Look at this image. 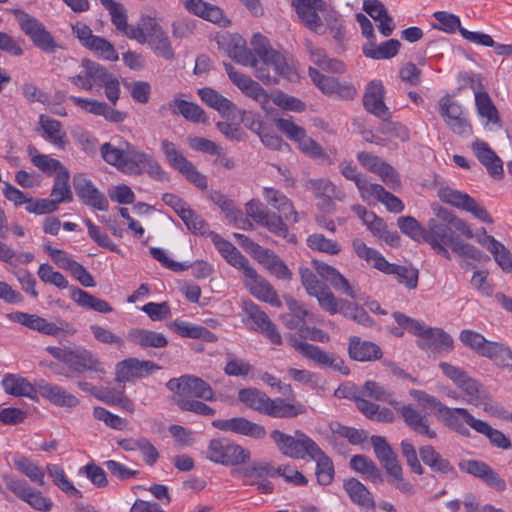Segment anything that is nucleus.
I'll return each mask as SVG.
<instances>
[{
  "instance_id": "nucleus-1",
  "label": "nucleus",
  "mask_w": 512,
  "mask_h": 512,
  "mask_svg": "<svg viewBox=\"0 0 512 512\" xmlns=\"http://www.w3.org/2000/svg\"><path fill=\"white\" fill-rule=\"evenodd\" d=\"M263 197L278 214L270 211L260 200L252 199L245 204L247 217L265 227L273 235L294 243L296 237L289 232L288 225L297 223L299 218L292 202L284 193L273 187H264Z\"/></svg>"
},
{
  "instance_id": "nucleus-2",
  "label": "nucleus",
  "mask_w": 512,
  "mask_h": 512,
  "mask_svg": "<svg viewBox=\"0 0 512 512\" xmlns=\"http://www.w3.org/2000/svg\"><path fill=\"white\" fill-rule=\"evenodd\" d=\"M100 153L107 164L126 175L140 176L146 172L157 181L170 179L168 173L151 154L128 141H120L118 145L105 142L100 147Z\"/></svg>"
},
{
  "instance_id": "nucleus-3",
  "label": "nucleus",
  "mask_w": 512,
  "mask_h": 512,
  "mask_svg": "<svg viewBox=\"0 0 512 512\" xmlns=\"http://www.w3.org/2000/svg\"><path fill=\"white\" fill-rule=\"evenodd\" d=\"M424 242L428 243L437 254L447 259H450L447 246L451 247L454 253L465 258L475 261L488 259V256H485L478 248L461 240L448 222L429 220Z\"/></svg>"
},
{
  "instance_id": "nucleus-4",
  "label": "nucleus",
  "mask_w": 512,
  "mask_h": 512,
  "mask_svg": "<svg viewBox=\"0 0 512 512\" xmlns=\"http://www.w3.org/2000/svg\"><path fill=\"white\" fill-rule=\"evenodd\" d=\"M239 401L258 413L273 418H294L306 413L305 405L277 397L271 399L266 393L255 388H243L238 392Z\"/></svg>"
},
{
  "instance_id": "nucleus-5",
  "label": "nucleus",
  "mask_w": 512,
  "mask_h": 512,
  "mask_svg": "<svg viewBox=\"0 0 512 512\" xmlns=\"http://www.w3.org/2000/svg\"><path fill=\"white\" fill-rule=\"evenodd\" d=\"M393 317L399 326L418 337L416 343L420 349L433 353H449L453 350V339L443 329L428 327L401 312H395Z\"/></svg>"
},
{
  "instance_id": "nucleus-6",
  "label": "nucleus",
  "mask_w": 512,
  "mask_h": 512,
  "mask_svg": "<svg viewBox=\"0 0 512 512\" xmlns=\"http://www.w3.org/2000/svg\"><path fill=\"white\" fill-rule=\"evenodd\" d=\"M270 438L282 455L292 459L309 458L319 446L301 430H296L294 435H289L274 429L270 432Z\"/></svg>"
},
{
  "instance_id": "nucleus-7",
  "label": "nucleus",
  "mask_w": 512,
  "mask_h": 512,
  "mask_svg": "<svg viewBox=\"0 0 512 512\" xmlns=\"http://www.w3.org/2000/svg\"><path fill=\"white\" fill-rule=\"evenodd\" d=\"M205 457L216 464L236 466L248 462L251 452L228 438H217L209 441Z\"/></svg>"
},
{
  "instance_id": "nucleus-8",
  "label": "nucleus",
  "mask_w": 512,
  "mask_h": 512,
  "mask_svg": "<svg viewBox=\"0 0 512 512\" xmlns=\"http://www.w3.org/2000/svg\"><path fill=\"white\" fill-rule=\"evenodd\" d=\"M22 32L33 44L45 53H55L60 46L44 24L28 13L15 9L12 11Z\"/></svg>"
},
{
  "instance_id": "nucleus-9",
  "label": "nucleus",
  "mask_w": 512,
  "mask_h": 512,
  "mask_svg": "<svg viewBox=\"0 0 512 512\" xmlns=\"http://www.w3.org/2000/svg\"><path fill=\"white\" fill-rule=\"evenodd\" d=\"M295 71L287 63L285 56L279 51L272 50L267 55L258 59L255 77L264 84H275L279 77L292 79Z\"/></svg>"
},
{
  "instance_id": "nucleus-10",
  "label": "nucleus",
  "mask_w": 512,
  "mask_h": 512,
  "mask_svg": "<svg viewBox=\"0 0 512 512\" xmlns=\"http://www.w3.org/2000/svg\"><path fill=\"white\" fill-rule=\"evenodd\" d=\"M277 129L285 134L290 140L298 144V148L305 155L329 162V157L322 146L306 135V131L301 126L295 124L291 119H275Z\"/></svg>"
},
{
  "instance_id": "nucleus-11",
  "label": "nucleus",
  "mask_w": 512,
  "mask_h": 512,
  "mask_svg": "<svg viewBox=\"0 0 512 512\" xmlns=\"http://www.w3.org/2000/svg\"><path fill=\"white\" fill-rule=\"evenodd\" d=\"M167 388L174 393L175 401L179 398L190 397L213 401L215 399L212 387L203 379L194 375H183L179 378L170 379Z\"/></svg>"
},
{
  "instance_id": "nucleus-12",
  "label": "nucleus",
  "mask_w": 512,
  "mask_h": 512,
  "mask_svg": "<svg viewBox=\"0 0 512 512\" xmlns=\"http://www.w3.org/2000/svg\"><path fill=\"white\" fill-rule=\"evenodd\" d=\"M439 198L450 205L471 213L482 222L492 224L494 222L488 211L467 193L450 187H441L438 190Z\"/></svg>"
},
{
  "instance_id": "nucleus-13",
  "label": "nucleus",
  "mask_w": 512,
  "mask_h": 512,
  "mask_svg": "<svg viewBox=\"0 0 512 512\" xmlns=\"http://www.w3.org/2000/svg\"><path fill=\"white\" fill-rule=\"evenodd\" d=\"M3 481L12 493L28 503L33 509L42 512L51 510L52 501L45 497L42 492L31 487L26 480L6 475L3 477Z\"/></svg>"
},
{
  "instance_id": "nucleus-14",
  "label": "nucleus",
  "mask_w": 512,
  "mask_h": 512,
  "mask_svg": "<svg viewBox=\"0 0 512 512\" xmlns=\"http://www.w3.org/2000/svg\"><path fill=\"white\" fill-rule=\"evenodd\" d=\"M160 369L161 367L153 361L130 357L116 364L114 380L117 383L134 382Z\"/></svg>"
},
{
  "instance_id": "nucleus-15",
  "label": "nucleus",
  "mask_w": 512,
  "mask_h": 512,
  "mask_svg": "<svg viewBox=\"0 0 512 512\" xmlns=\"http://www.w3.org/2000/svg\"><path fill=\"white\" fill-rule=\"evenodd\" d=\"M241 271L244 275L245 286L254 297L274 307H281L282 303L274 288L249 263Z\"/></svg>"
},
{
  "instance_id": "nucleus-16",
  "label": "nucleus",
  "mask_w": 512,
  "mask_h": 512,
  "mask_svg": "<svg viewBox=\"0 0 512 512\" xmlns=\"http://www.w3.org/2000/svg\"><path fill=\"white\" fill-rule=\"evenodd\" d=\"M289 342L290 345L303 357L315 362L316 364L332 368L336 371L342 372L343 374L348 373L346 367H344V361L341 358L334 356V354L328 353L320 347L308 342L299 341L294 337L290 338Z\"/></svg>"
},
{
  "instance_id": "nucleus-17",
  "label": "nucleus",
  "mask_w": 512,
  "mask_h": 512,
  "mask_svg": "<svg viewBox=\"0 0 512 512\" xmlns=\"http://www.w3.org/2000/svg\"><path fill=\"white\" fill-rule=\"evenodd\" d=\"M80 67L79 73L68 79L74 86L86 91L99 89L109 73L104 66L87 58L82 59Z\"/></svg>"
},
{
  "instance_id": "nucleus-18",
  "label": "nucleus",
  "mask_w": 512,
  "mask_h": 512,
  "mask_svg": "<svg viewBox=\"0 0 512 512\" xmlns=\"http://www.w3.org/2000/svg\"><path fill=\"white\" fill-rule=\"evenodd\" d=\"M159 114L165 116L167 112L172 115H181L193 123H206L207 116L204 110L196 103L187 101L185 95L177 93L173 99L159 108Z\"/></svg>"
},
{
  "instance_id": "nucleus-19",
  "label": "nucleus",
  "mask_w": 512,
  "mask_h": 512,
  "mask_svg": "<svg viewBox=\"0 0 512 512\" xmlns=\"http://www.w3.org/2000/svg\"><path fill=\"white\" fill-rule=\"evenodd\" d=\"M462 472L481 479L488 487L503 492L507 488L506 481L487 463L479 460H463L459 463Z\"/></svg>"
},
{
  "instance_id": "nucleus-20",
  "label": "nucleus",
  "mask_w": 512,
  "mask_h": 512,
  "mask_svg": "<svg viewBox=\"0 0 512 512\" xmlns=\"http://www.w3.org/2000/svg\"><path fill=\"white\" fill-rule=\"evenodd\" d=\"M9 320L19 323L29 329L38 331L45 335L57 336L60 332L66 331L67 333L74 334L75 329L71 328L67 322H62L64 327H59L52 322L47 321L36 314H29L25 312H12L7 315Z\"/></svg>"
},
{
  "instance_id": "nucleus-21",
  "label": "nucleus",
  "mask_w": 512,
  "mask_h": 512,
  "mask_svg": "<svg viewBox=\"0 0 512 512\" xmlns=\"http://www.w3.org/2000/svg\"><path fill=\"white\" fill-rule=\"evenodd\" d=\"M212 425L218 430L232 432L255 440H261L267 434L263 425L252 422L244 417L216 419L212 421Z\"/></svg>"
},
{
  "instance_id": "nucleus-22",
  "label": "nucleus",
  "mask_w": 512,
  "mask_h": 512,
  "mask_svg": "<svg viewBox=\"0 0 512 512\" xmlns=\"http://www.w3.org/2000/svg\"><path fill=\"white\" fill-rule=\"evenodd\" d=\"M243 310L248 320L255 325L253 329L264 334L274 345H280L282 343V337L276 325L259 306L251 301H245L243 302Z\"/></svg>"
},
{
  "instance_id": "nucleus-23",
  "label": "nucleus",
  "mask_w": 512,
  "mask_h": 512,
  "mask_svg": "<svg viewBox=\"0 0 512 512\" xmlns=\"http://www.w3.org/2000/svg\"><path fill=\"white\" fill-rule=\"evenodd\" d=\"M73 186L77 196L84 204L99 211L108 210V201L105 195L83 174L74 175Z\"/></svg>"
},
{
  "instance_id": "nucleus-24",
  "label": "nucleus",
  "mask_w": 512,
  "mask_h": 512,
  "mask_svg": "<svg viewBox=\"0 0 512 512\" xmlns=\"http://www.w3.org/2000/svg\"><path fill=\"white\" fill-rule=\"evenodd\" d=\"M312 265L317 274L328 281L330 285L338 292L350 297L351 299L360 298L359 290L355 289L347 278H345L335 267L322 261L314 259Z\"/></svg>"
},
{
  "instance_id": "nucleus-25",
  "label": "nucleus",
  "mask_w": 512,
  "mask_h": 512,
  "mask_svg": "<svg viewBox=\"0 0 512 512\" xmlns=\"http://www.w3.org/2000/svg\"><path fill=\"white\" fill-rule=\"evenodd\" d=\"M67 367L77 373H97L104 375L106 370L100 359L91 351L85 348L71 349L68 354Z\"/></svg>"
},
{
  "instance_id": "nucleus-26",
  "label": "nucleus",
  "mask_w": 512,
  "mask_h": 512,
  "mask_svg": "<svg viewBox=\"0 0 512 512\" xmlns=\"http://www.w3.org/2000/svg\"><path fill=\"white\" fill-rule=\"evenodd\" d=\"M147 35L145 43L149 45L152 51L159 57L171 61L175 54L167 33L162 29L158 22L148 17Z\"/></svg>"
},
{
  "instance_id": "nucleus-27",
  "label": "nucleus",
  "mask_w": 512,
  "mask_h": 512,
  "mask_svg": "<svg viewBox=\"0 0 512 512\" xmlns=\"http://www.w3.org/2000/svg\"><path fill=\"white\" fill-rule=\"evenodd\" d=\"M438 418L445 426L462 436L469 435V430L464 423L474 430L478 421V419L471 415V413L465 408H449L445 405L444 407H441Z\"/></svg>"
},
{
  "instance_id": "nucleus-28",
  "label": "nucleus",
  "mask_w": 512,
  "mask_h": 512,
  "mask_svg": "<svg viewBox=\"0 0 512 512\" xmlns=\"http://www.w3.org/2000/svg\"><path fill=\"white\" fill-rule=\"evenodd\" d=\"M296 12L302 23L310 30L316 33H323L324 26L317 14L318 11L325 10V2L322 0H294Z\"/></svg>"
},
{
  "instance_id": "nucleus-29",
  "label": "nucleus",
  "mask_w": 512,
  "mask_h": 512,
  "mask_svg": "<svg viewBox=\"0 0 512 512\" xmlns=\"http://www.w3.org/2000/svg\"><path fill=\"white\" fill-rule=\"evenodd\" d=\"M70 100L82 110L96 116H102L112 123H122L127 118L125 112L116 110L105 102L77 96H70Z\"/></svg>"
},
{
  "instance_id": "nucleus-30",
  "label": "nucleus",
  "mask_w": 512,
  "mask_h": 512,
  "mask_svg": "<svg viewBox=\"0 0 512 512\" xmlns=\"http://www.w3.org/2000/svg\"><path fill=\"white\" fill-rule=\"evenodd\" d=\"M41 137L58 150H64L69 139L62 123L47 115L41 114L38 120Z\"/></svg>"
},
{
  "instance_id": "nucleus-31",
  "label": "nucleus",
  "mask_w": 512,
  "mask_h": 512,
  "mask_svg": "<svg viewBox=\"0 0 512 512\" xmlns=\"http://www.w3.org/2000/svg\"><path fill=\"white\" fill-rule=\"evenodd\" d=\"M38 394L57 407L74 408L79 405V399L63 387L40 380L37 382Z\"/></svg>"
},
{
  "instance_id": "nucleus-32",
  "label": "nucleus",
  "mask_w": 512,
  "mask_h": 512,
  "mask_svg": "<svg viewBox=\"0 0 512 512\" xmlns=\"http://www.w3.org/2000/svg\"><path fill=\"white\" fill-rule=\"evenodd\" d=\"M472 150L491 177L495 179L503 177V162L486 142L481 140L474 141L472 143Z\"/></svg>"
},
{
  "instance_id": "nucleus-33",
  "label": "nucleus",
  "mask_w": 512,
  "mask_h": 512,
  "mask_svg": "<svg viewBox=\"0 0 512 512\" xmlns=\"http://www.w3.org/2000/svg\"><path fill=\"white\" fill-rule=\"evenodd\" d=\"M308 75L313 83L325 94L338 95L345 98H351L355 94L353 86L342 85L335 77L325 76L315 68L309 67Z\"/></svg>"
},
{
  "instance_id": "nucleus-34",
  "label": "nucleus",
  "mask_w": 512,
  "mask_h": 512,
  "mask_svg": "<svg viewBox=\"0 0 512 512\" xmlns=\"http://www.w3.org/2000/svg\"><path fill=\"white\" fill-rule=\"evenodd\" d=\"M348 355L355 361L372 362L380 360L383 352L376 343L362 340L358 336H351L348 343Z\"/></svg>"
},
{
  "instance_id": "nucleus-35",
  "label": "nucleus",
  "mask_w": 512,
  "mask_h": 512,
  "mask_svg": "<svg viewBox=\"0 0 512 512\" xmlns=\"http://www.w3.org/2000/svg\"><path fill=\"white\" fill-rule=\"evenodd\" d=\"M402 416L404 423L416 434L429 439L436 438V432L430 428L428 418L418 412L411 405H403L395 408Z\"/></svg>"
},
{
  "instance_id": "nucleus-36",
  "label": "nucleus",
  "mask_w": 512,
  "mask_h": 512,
  "mask_svg": "<svg viewBox=\"0 0 512 512\" xmlns=\"http://www.w3.org/2000/svg\"><path fill=\"white\" fill-rule=\"evenodd\" d=\"M363 104L366 110L377 117L387 119L388 108L384 103V87L380 81H372L364 94Z\"/></svg>"
},
{
  "instance_id": "nucleus-37",
  "label": "nucleus",
  "mask_w": 512,
  "mask_h": 512,
  "mask_svg": "<svg viewBox=\"0 0 512 512\" xmlns=\"http://www.w3.org/2000/svg\"><path fill=\"white\" fill-rule=\"evenodd\" d=\"M69 296L77 306L83 309L92 310L101 314H108L114 311V308L106 300L98 298L81 288L75 286L71 287Z\"/></svg>"
},
{
  "instance_id": "nucleus-38",
  "label": "nucleus",
  "mask_w": 512,
  "mask_h": 512,
  "mask_svg": "<svg viewBox=\"0 0 512 512\" xmlns=\"http://www.w3.org/2000/svg\"><path fill=\"white\" fill-rule=\"evenodd\" d=\"M2 386L4 391L9 395L16 397L25 396L33 400L37 399V384L33 385L24 377L14 374H7L2 380Z\"/></svg>"
},
{
  "instance_id": "nucleus-39",
  "label": "nucleus",
  "mask_w": 512,
  "mask_h": 512,
  "mask_svg": "<svg viewBox=\"0 0 512 512\" xmlns=\"http://www.w3.org/2000/svg\"><path fill=\"white\" fill-rule=\"evenodd\" d=\"M127 338L130 342L142 348H164L168 345V340L164 334L143 328L130 329Z\"/></svg>"
},
{
  "instance_id": "nucleus-40",
  "label": "nucleus",
  "mask_w": 512,
  "mask_h": 512,
  "mask_svg": "<svg viewBox=\"0 0 512 512\" xmlns=\"http://www.w3.org/2000/svg\"><path fill=\"white\" fill-rule=\"evenodd\" d=\"M419 455L425 465L440 475L455 474V469L449 460L443 458L433 446L425 445L419 448Z\"/></svg>"
},
{
  "instance_id": "nucleus-41",
  "label": "nucleus",
  "mask_w": 512,
  "mask_h": 512,
  "mask_svg": "<svg viewBox=\"0 0 512 512\" xmlns=\"http://www.w3.org/2000/svg\"><path fill=\"white\" fill-rule=\"evenodd\" d=\"M210 235L216 249L230 265L241 270L249 263L248 259L231 242L216 233L210 232Z\"/></svg>"
},
{
  "instance_id": "nucleus-42",
  "label": "nucleus",
  "mask_w": 512,
  "mask_h": 512,
  "mask_svg": "<svg viewBox=\"0 0 512 512\" xmlns=\"http://www.w3.org/2000/svg\"><path fill=\"white\" fill-rule=\"evenodd\" d=\"M317 451L309 457L316 462L315 475L320 485L327 486L332 483L335 475L334 465L331 458L318 446Z\"/></svg>"
},
{
  "instance_id": "nucleus-43",
  "label": "nucleus",
  "mask_w": 512,
  "mask_h": 512,
  "mask_svg": "<svg viewBox=\"0 0 512 512\" xmlns=\"http://www.w3.org/2000/svg\"><path fill=\"white\" fill-rule=\"evenodd\" d=\"M27 153L31 163L47 175H57L62 172V170H67L59 160L52 158L47 154L40 153L33 145H29L27 147Z\"/></svg>"
},
{
  "instance_id": "nucleus-44",
  "label": "nucleus",
  "mask_w": 512,
  "mask_h": 512,
  "mask_svg": "<svg viewBox=\"0 0 512 512\" xmlns=\"http://www.w3.org/2000/svg\"><path fill=\"white\" fill-rule=\"evenodd\" d=\"M400 47L401 43L397 39L387 40L380 45L375 41H368L363 46V54L375 60L390 59L398 54Z\"/></svg>"
},
{
  "instance_id": "nucleus-45",
  "label": "nucleus",
  "mask_w": 512,
  "mask_h": 512,
  "mask_svg": "<svg viewBox=\"0 0 512 512\" xmlns=\"http://www.w3.org/2000/svg\"><path fill=\"white\" fill-rule=\"evenodd\" d=\"M185 9L200 18L213 23H220L223 18L222 10L203 0H185L183 2Z\"/></svg>"
},
{
  "instance_id": "nucleus-46",
  "label": "nucleus",
  "mask_w": 512,
  "mask_h": 512,
  "mask_svg": "<svg viewBox=\"0 0 512 512\" xmlns=\"http://www.w3.org/2000/svg\"><path fill=\"white\" fill-rule=\"evenodd\" d=\"M344 489L351 501L356 505L371 509L375 507L371 492L359 480L355 478L346 480L344 482Z\"/></svg>"
},
{
  "instance_id": "nucleus-47",
  "label": "nucleus",
  "mask_w": 512,
  "mask_h": 512,
  "mask_svg": "<svg viewBox=\"0 0 512 512\" xmlns=\"http://www.w3.org/2000/svg\"><path fill=\"white\" fill-rule=\"evenodd\" d=\"M96 398L106 404L119 406L129 413L134 412V404L125 394L124 387L120 389L100 388Z\"/></svg>"
},
{
  "instance_id": "nucleus-48",
  "label": "nucleus",
  "mask_w": 512,
  "mask_h": 512,
  "mask_svg": "<svg viewBox=\"0 0 512 512\" xmlns=\"http://www.w3.org/2000/svg\"><path fill=\"white\" fill-rule=\"evenodd\" d=\"M352 247L356 255L372 265L375 269L383 271L389 267L388 261L375 249L368 247L361 239L355 238Z\"/></svg>"
},
{
  "instance_id": "nucleus-49",
  "label": "nucleus",
  "mask_w": 512,
  "mask_h": 512,
  "mask_svg": "<svg viewBox=\"0 0 512 512\" xmlns=\"http://www.w3.org/2000/svg\"><path fill=\"white\" fill-rule=\"evenodd\" d=\"M70 173L67 170H62L54 177V183L51 190V198L59 205L60 203H69L73 200V194L69 184Z\"/></svg>"
},
{
  "instance_id": "nucleus-50",
  "label": "nucleus",
  "mask_w": 512,
  "mask_h": 512,
  "mask_svg": "<svg viewBox=\"0 0 512 512\" xmlns=\"http://www.w3.org/2000/svg\"><path fill=\"white\" fill-rule=\"evenodd\" d=\"M372 197L381 202L390 212L400 213L404 210L403 202L395 195L386 191L380 184L374 183L372 186H369L368 201Z\"/></svg>"
},
{
  "instance_id": "nucleus-51",
  "label": "nucleus",
  "mask_w": 512,
  "mask_h": 512,
  "mask_svg": "<svg viewBox=\"0 0 512 512\" xmlns=\"http://www.w3.org/2000/svg\"><path fill=\"white\" fill-rule=\"evenodd\" d=\"M306 47L312 62L321 69L332 73L344 72V64L339 60L329 59L323 49L313 47L310 41L306 42Z\"/></svg>"
},
{
  "instance_id": "nucleus-52",
  "label": "nucleus",
  "mask_w": 512,
  "mask_h": 512,
  "mask_svg": "<svg viewBox=\"0 0 512 512\" xmlns=\"http://www.w3.org/2000/svg\"><path fill=\"white\" fill-rule=\"evenodd\" d=\"M15 468L39 486L45 485V470L36 462L21 456L14 459Z\"/></svg>"
},
{
  "instance_id": "nucleus-53",
  "label": "nucleus",
  "mask_w": 512,
  "mask_h": 512,
  "mask_svg": "<svg viewBox=\"0 0 512 512\" xmlns=\"http://www.w3.org/2000/svg\"><path fill=\"white\" fill-rule=\"evenodd\" d=\"M388 266L389 267L383 269V273L395 275L398 282L408 289H415L417 287L419 276L417 269L389 262Z\"/></svg>"
},
{
  "instance_id": "nucleus-54",
  "label": "nucleus",
  "mask_w": 512,
  "mask_h": 512,
  "mask_svg": "<svg viewBox=\"0 0 512 512\" xmlns=\"http://www.w3.org/2000/svg\"><path fill=\"white\" fill-rule=\"evenodd\" d=\"M350 467L357 473L366 475L372 482H382V475L377 465L365 455H354Z\"/></svg>"
},
{
  "instance_id": "nucleus-55",
  "label": "nucleus",
  "mask_w": 512,
  "mask_h": 512,
  "mask_svg": "<svg viewBox=\"0 0 512 512\" xmlns=\"http://www.w3.org/2000/svg\"><path fill=\"white\" fill-rule=\"evenodd\" d=\"M363 392L366 396L373 398L376 401L387 403L394 408L399 406V402L397 401L394 393L379 382L367 380L364 383Z\"/></svg>"
},
{
  "instance_id": "nucleus-56",
  "label": "nucleus",
  "mask_w": 512,
  "mask_h": 512,
  "mask_svg": "<svg viewBox=\"0 0 512 512\" xmlns=\"http://www.w3.org/2000/svg\"><path fill=\"white\" fill-rule=\"evenodd\" d=\"M340 171L346 179L355 183L361 198L364 201H368L369 186H372L374 183H370L362 173L358 172L357 167L351 162H342L340 164Z\"/></svg>"
},
{
  "instance_id": "nucleus-57",
  "label": "nucleus",
  "mask_w": 512,
  "mask_h": 512,
  "mask_svg": "<svg viewBox=\"0 0 512 512\" xmlns=\"http://www.w3.org/2000/svg\"><path fill=\"white\" fill-rule=\"evenodd\" d=\"M459 339L464 346L483 357H485L492 343V341H488L482 334L470 329L462 330Z\"/></svg>"
},
{
  "instance_id": "nucleus-58",
  "label": "nucleus",
  "mask_w": 512,
  "mask_h": 512,
  "mask_svg": "<svg viewBox=\"0 0 512 512\" xmlns=\"http://www.w3.org/2000/svg\"><path fill=\"white\" fill-rule=\"evenodd\" d=\"M476 107L478 114L486 118L488 122L501 127L500 116L496 106L493 104L491 98L486 92H479L475 95Z\"/></svg>"
},
{
  "instance_id": "nucleus-59",
  "label": "nucleus",
  "mask_w": 512,
  "mask_h": 512,
  "mask_svg": "<svg viewBox=\"0 0 512 512\" xmlns=\"http://www.w3.org/2000/svg\"><path fill=\"white\" fill-rule=\"evenodd\" d=\"M48 475L54 484L69 496L81 498L82 493L68 480L64 470L56 464H48L46 467Z\"/></svg>"
},
{
  "instance_id": "nucleus-60",
  "label": "nucleus",
  "mask_w": 512,
  "mask_h": 512,
  "mask_svg": "<svg viewBox=\"0 0 512 512\" xmlns=\"http://www.w3.org/2000/svg\"><path fill=\"white\" fill-rule=\"evenodd\" d=\"M476 432L485 435L490 443L500 449L507 450L511 448V441L501 431L492 428L487 422L479 420L474 429Z\"/></svg>"
},
{
  "instance_id": "nucleus-61",
  "label": "nucleus",
  "mask_w": 512,
  "mask_h": 512,
  "mask_svg": "<svg viewBox=\"0 0 512 512\" xmlns=\"http://www.w3.org/2000/svg\"><path fill=\"white\" fill-rule=\"evenodd\" d=\"M306 243L310 249L327 253L329 255H337L341 251V247L336 241L328 239L320 233L309 235Z\"/></svg>"
},
{
  "instance_id": "nucleus-62",
  "label": "nucleus",
  "mask_w": 512,
  "mask_h": 512,
  "mask_svg": "<svg viewBox=\"0 0 512 512\" xmlns=\"http://www.w3.org/2000/svg\"><path fill=\"white\" fill-rule=\"evenodd\" d=\"M330 430L334 435L346 438L352 445L362 444L368 437L364 429H356L336 422L330 424Z\"/></svg>"
},
{
  "instance_id": "nucleus-63",
  "label": "nucleus",
  "mask_w": 512,
  "mask_h": 512,
  "mask_svg": "<svg viewBox=\"0 0 512 512\" xmlns=\"http://www.w3.org/2000/svg\"><path fill=\"white\" fill-rule=\"evenodd\" d=\"M485 357L490 358L499 367H512V351L501 343L492 342Z\"/></svg>"
},
{
  "instance_id": "nucleus-64",
  "label": "nucleus",
  "mask_w": 512,
  "mask_h": 512,
  "mask_svg": "<svg viewBox=\"0 0 512 512\" xmlns=\"http://www.w3.org/2000/svg\"><path fill=\"white\" fill-rule=\"evenodd\" d=\"M161 149L166 157V160L175 170L181 171L190 162L186 157L176 148V145L164 139L161 141Z\"/></svg>"
}]
</instances>
